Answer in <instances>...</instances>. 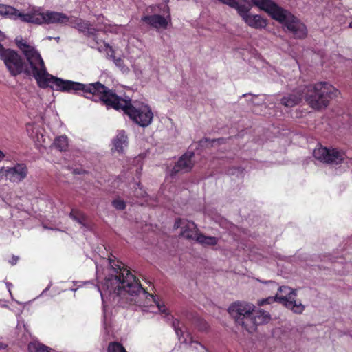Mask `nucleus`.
Listing matches in <instances>:
<instances>
[{"label": "nucleus", "instance_id": "6e6552de", "mask_svg": "<svg viewBox=\"0 0 352 352\" xmlns=\"http://www.w3.org/2000/svg\"><path fill=\"white\" fill-rule=\"evenodd\" d=\"M3 62L12 76H16L21 74L26 76H32L34 78V71L31 65L22 58V57L14 50H10L7 52Z\"/></svg>", "mask_w": 352, "mask_h": 352}, {"label": "nucleus", "instance_id": "7ed1b4c3", "mask_svg": "<svg viewBox=\"0 0 352 352\" xmlns=\"http://www.w3.org/2000/svg\"><path fill=\"white\" fill-rule=\"evenodd\" d=\"M16 45L23 53L31 68L34 71V78L38 86L41 89L50 87L62 92L75 91L78 86V82L63 80L49 74L46 69L44 61L39 52L26 41L21 39L16 40Z\"/></svg>", "mask_w": 352, "mask_h": 352}, {"label": "nucleus", "instance_id": "f704fd0d", "mask_svg": "<svg viewBox=\"0 0 352 352\" xmlns=\"http://www.w3.org/2000/svg\"><path fill=\"white\" fill-rule=\"evenodd\" d=\"M5 157L4 153L0 151V161H1Z\"/></svg>", "mask_w": 352, "mask_h": 352}, {"label": "nucleus", "instance_id": "20e7f679", "mask_svg": "<svg viewBox=\"0 0 352 352\" xmlns=\"http://www.w3.org/2000/svg\"><path fill=\"white\" fill-rule=\"evenodd\" d=\"M228 312L236 323L242 326L249 333L256 329L258 325L267 323L270 315L261 309H255V307L247 302L232 303L228 308Z\"/></svg>", "mask_w": 352, "mask_h": 352}, {"label": "nucleus", "instance_id": "c9c22d12", "mask_svg": "<svg viewBox=\"0 0 352 352\" xmlns=\"http://www.w3.org/2000/svg\"><path fill=\"white\" fill-rule=\"evenodd\" d=\"M6 346V345H5L4 344L0 342V349H5Z\"/></svg>", "mask_w": 352, "mask_h": 352}, {"label": "nucleus", "instance_id": "39448f33", "mask_svg": "<svg viewBox=\"0 0 352 352\" xmlns=\"http://www.w3.org/2000/svg\"><path fill=\"white\" fill-rule=\"evenodd\" d=\"M303 91L305 101L316 110L325 109L329 104L330 100L340 94L338 89L326 81L309 84L305 87Z\"/></svg>", "mask_w": 352, "mask_h": 352}, {"label": "nucleus", "instance_id": "dca6fc26", "mask_svg": "<svg viewBox=\"0 0 352 352\" xmlns=\"http://www.w3.org/2000/svg\"><path fill=\"white\" fill-rule=\"evenodd\" d=\"M241 1L243 3H241L239 0H231L227 6L236 9L239 15L244 21L250 14L249 12L251 9V5L247 0Z\"/></svg>", "mask_w": 352, "mask_h": 352}, {"label": "nucleus", "instance_id": "ddd939ff", "mask_svg": "<svg viewBox=\"0 0 352 352\" xmlns=\"http://www.w3.org/2000/svg\"><path fill=\"white\" fill-rule=\"evenodd\" d=\"M174 228L177 229L181 228L182 229L181 235L187 239L197 240V237L200 234L197 225L191 221H188L182 219H176Z\"/></svg>", "mask_w": 352, "mask_h": 352}, {"label": "nucleus", "instance_id": "c85d7f7f", "mask_svg": "<svg viewBox=\"0 0 352 352\" xmlns=\"http://www.w3.org/2000/svg\"><path fill=\"white\" fill-rule=\"evenodd\" d=\"M112 206L118 210H123L126 208V202L120 199H116L113 200Z\"/></svg>", "mask_w": 352, "mask_h": 352}, {"label": "nucleus", "instance_id": "393cba45", "mask_svg": "<svg viewBox=\"0 0 352 352\" xmlns=\"http://www.w3.org/2000/svg\"><path fill=\"white\" fill-rule=\"evenodd\" d=\"M69 217L80 224L85 225L87 221V217L85 213L77 209H72Z\"/></svg>", "mask_w": 352, "mask_h": 352}, {"label": "nucleus", "instance_id": "cd10ccee", "mask_svg": "<svg viewBox=\"0 0 352 352\" xmlns=\"http://www.w3.org/2000/svg\"><path fill=\"white\" fill-rule=\"evenodd\" d=\"M173 326L175 328V333L177 337L179 338V341L183 343H187L188 339L187 338L184 337V332L179 327L176 325V321L173 322Z\"/></svg>", "mask_w": 352, "mask_h": 352}, {"label": "nucleus", "instance_id": "f3484780", "mask_svg": "<svg viewBox=\"0 0 352 352\" xmlns=\"http://www.w3.org/2000/svg\"><path fill=\"white\" fill-rule=\"evenodd\" d=\"M142 21L155 28H167L168 21L160 14L146 15L142 17Z\"/></svg>", "mask_w": 352, "mask_h": 352}, {"label": "nucleus", "instance_id": "4be33fe9", "mask_svg": "<svg viewBox=\"0 0 352 352\" xmlns=\"http://www.w3.org/2000/svg\"><path fill=\"white\" fill-rule=\"evenodd\" d=\"M196 241L204 246H214L217 244L218 239L214 236H207L200 233L197 237Z\"/></svg>", "mask_w": 352, "mask_h": 352}, {"label": "nucleus", "instance_id": "9d476101", "mask_svg": "<svg viewBox=\"0 0 352 352\" xmlns=\"http://www.w3.org/2000/svg\"><path fill=\"white\" fill-rule=\"evenodd\" d=\"M282 15L283 16L280 20L276 21L283 24L295 38L302 39L306 37L307 30L303 23L286 10L283 9Z\"/></svg>", "mask_w": 352, "mask_h": 352}, {"label": "nucleus", "instance_id": "6ab92c4d", "mask_svg": "<svg viewBox=\"0 0 352 352\" xmlns=\"http://www.w3.org/2000/svg\"><path fill=\"white\" fill-rule=\"evenodd\" d=\"M75 25L79 31L85 32H87L88 36L91 37L98 44V34L97 30L94 28H91L89 21L77 19L75 20Z\"/></svg>", "mask_w": 352, "mask_h": 352}, {"label": "nucleus", "instance_id": "b1692460", "mask_svg": "<svg viewBox=\"0 0 352 352\" xmlns=\"http://www.w3.org/2000/svg\"><path fill=\"white\" fill-rule=\"evenodd\" d=\"M54 146L60 151H65L68 148V138L66 135H60L55 138Z\"/></svg>", "mask_w": 352, "mask_h": 352}, {"label": "nucleus", "instance_id": "ea45409f", "mask_svg": "<svg viewBox=\"0 0 352 352\" xmlns=\"http://www.w3.org/2000/svg\"><path fill=\"white\" fill-rule=\"evenodd\" d=\"M120 61H121V59H120V58H118V59L117 60V63H119Z\"/></svg>", "mask_w": 352, "mask_h": 352}, {"label": "nucleus", "instance_id": "f03ea898", "mask_svg": "<svg viewBox=\"0 0 352 352\" xmlns=\"http://www.w3.org/2000/svg\"><path fill=\"white\" fill-rule=\"evenodd\" d=\"M113 268L118 273L115 276L114 280L118 284L114 292L120 296H125L126 294L135 296L131 302L144 307L155 305L159 311L167 314V309L164 304L162 303L159 298L151 294L148 288H144L139 279L131 274L130 270L122 263L112 265Z\"/></svg>", "mask_w": 352, "mask_h": 352}, {"label": "nucleus", "instance_id": "412c9836", "mask_svg": "<svg viewBox=\"0 0 352 352\" xmlns=\"http://www.w3.org/2000/svg\"><path fill=\"white\" fill-rule=\"evenodd\" d=\"M244 21L248 26L255 29L265 28L267 25V19L259 14H250Z\"/></svg>", "mask_w": 352, "mask_h": 352}, {"label": "nucleus", "instance_id": "e433bc0d", "mask_svg": "<svg viewBox=\"0 0 352 352\" xmlns=\"http://www.w3.org/2000/svg\"><path fill=\"white\" fill-rule=\"evenodd\" d=\"M148 284H149V286L151 287V289L153 290V285H152V283H151V282H150V281H148Z\"/></svg>", "mask_w": 352, "mask_h": 352}, {"label": "nucleus", "instance_id": "423d86ee", "mask_svg": "<svg viewBox=\"0 0 352 352\" xmlns=\"http://www.w3.org/2000/svg\"><path fill=\"white\" fill-rule=\"evenodd\" d=\"M23 16V22L36 25L42 24H66L69 21V17L65 13L56 11L47 10L43 12L41 7H33L25 13Z\"/></svg>", "mask_w": 352, "mask_h": 352}, {"label": "nucleus", "instance_id": "1a4fd4ad", "mask_svg": "<svg viewBox=\"0 0 352 352\" xmlns=\"http://www.w3.org/2000/svg\"><path fill=\"white\" fill-rule=\"evenodd\" d=\"M313 154L317 160L331 165L342 164L346 159V153L336 148L320 146L314 150Z\"/></svg>", "mask_w": 352, "mask_h": 352}, {"label": "nucleus", "instance_id": "4468645a", "mask_svg": "<svg viewBox=\"0 0 352 352\" xmlns=\"http://www.w3.org/2000/svg\"><path fill=\"white\" fill-rule=\"evenodd\" d=\"M194 153L187 152L182 155L171 170V175H176L179 172L188 173L191 170L193 167L192 158Z\"/></svg>", "mask_w": 352, "mask_h": 352}, {"label": "nucleus", "instance_id": "72a5a7b5", "mask_svg": "<svg viewBox=\"0 0 352 352\" xmlns=\"http://www.w3.org/2000/svg\"><path fill=\"white\" fill-rule=\"evenodd\" d=\"M140 190H141V192L140 193V195L139 194L135 195L137 197H143L144 195L146 193L144 191L142 190L141 188H140Z\"/></svg>", "mask_w": 352, "mask_h": 352}, {"label": "nucleus", "instance_id": "58836bf2", "mask_svg": "<svg viewBox=\"0 0 352 352\" xmlns=\"http://www.w3.org/2000/svg\"><path fill=\"white\" fill-rule=\"evenodd\" d=\"M105 46H106L107 47H109V45L108 43H107V44H105Z\"/></svg>", "mask_w": 352, "mask_h": 352}, {"label": "nucleus", "instance_id": "473e14b6", "mask_svg": "<svg viewBox=\"0 0 352 352\" xmlns=\"http://www.w3.org/2000/svg\"><path fill=\"white\" fill-rule=\"evenodd\" d=\"M219 1H220L221 3H223V4H226V5H228V3L231 1V0H218Z\"/></svg>", "mask_w": 352, "mask_h": 352}, {"label": "nucleus", "instance_id": "a211bd4d", "mask_svg": "<svg viewBox=\"0 0 352 352\" xmlns=\"http://www.w3.org/2000/svg\"><path fill=\"white\" fill-rule=\"evenodd\" d=\"M112 152L123 153L124 148L128 146V137L124 130L118 132V134L112 140Z\"/></svg>", "mask_w": 352, "mask_h": 352}, {"label": "nucleus", "instance_id": "2eb2a0df", "mask_svg": "<svg viewBox=\"0 0 352 352\" xmlns=\"http://www.w3.org/2000/svg\"><path fill=\"white\" fill-rule=\"evenodd\" d=\"M25 13H22L20 11H19L15 8L0 3V16H3L4 18L16 20L19 19L21 21L23 22V16H25Z\"/></svg>", "mask_w": 352, "mask_h": 352}, {"label": "nucleus", "instance_id": "bb28decb", "mask_svg": "<svg viewBox=\"0 0 352 352\" xmlns=\"http://www.w3.org/2000/svg\"><path fill=\"white\" fill-rule=\"evenodd\" d=\"M195 323L199 331H207L209 328L208 322L201 318H196Z\"/></svg>", "mask_w": 352, "mask_h": 352}, {"label": "nucleus", "instance_id": "f257e3e1", "mask_svg": "<svg viewBox=\"0 0 352 352\" xmlns=\"http://www.w3.org/2000/svg\"><path fill=\"white\" fill-rule=\"evenodd\" d=\"M82 93V96L95 102L100 101L108 109L123 111L131 120L142 127H147L153 120L151 107L137 100L132 101L129 98H123L100 82L83 84L80 82L74 93Z\"/></svg>", "mask_w": 352, "mask_h": 352}, {"label": "nucleus", "instance_id": "5701e85b", "mask_svg": "<svg viewBox=\"0 0 352 352\" xmlns=\"http://www.w3.org/2000/svg\"><path fill=\"white\" fill-rule=\"evenodd\" d=\"M28 350V352H51L48 346L37 341L30 342Z\"/></svg>", "mask_w": 352, "mask_h": 352}, {"label": "nucleus", "instance_id": "aec40b11", "mask_svg": "<svg viewBox=\"0 0 352 352\" xmlns=\"http://www.w3.org/2000/svg\"><path fill=\"white\" fill-rule=\"evenodd\" d=\"M302 94L300 91H294L283 96L280 100V103L286 107H293L299 104L302 99Z\"/></svg>", "mask_w": 352, "mask_h": 352}, {"label": "nucleus", "instance_id": "2f4dec72", "mask_svg": "<svg viewBox=\"0 0 352 352\" xmlns=\"http://www.w3.org/2000/svg\"><path fill=\"white\" fill-rule=\"evenodd\" d=\"M5 35L0 31V42H2L5 39Z\"/></svg>", "mask_w": 352, "mask_h": 352}, {"label": "nucleus", "instance_id": "7c9ffc66", "mask_svg": "<svg viewBox=\"0 0 352 352\" xmlns=\"http://www.w3.org/2000/svg\"><path fill=\"white\" fill-rule=\"evenodd\" d=\"M19 258L17 256H13L12 260L10 261L12 265H15L17 263Z\"/></svg>", "mask_w": 352, "mask_h": 352}, {"label": "nucleus", "instance_id": "a878e982", "mask_svg": "<svg viewBox=\"0 0 352 352\" xmlns=\"http://www.w3.org/2000/svg\"><path fill=\"white\" fill-rule=\"evenodd\" d=\"M108 352H127L123 345L118 342H111L108 345Z\"/></svg>", "mask_w": 352, "mask_h": 352}, {"label": "nucleus", "instance_id": "4c0bfd02", "mask_svg": "<svg viewBox=\"0 0 352 352\" xmlns=\"http://www.w3.org/2000/svg\"><path fill=\"white\" fill-rule=\"evenodd\" d=\"M349 27L352 28V21L349 23Z\"/></svg>", "mask_w": 352, "mask_h": 352}, {"label": "nucleus", "instance_id": "c756f323", "mask_svg": "<svg viewBox=\"0 0 352 352\" xmlns=\"http://www.w3.org/2000/svg\"><path fill=\"white\" fill-rule=\"evenodd\" d=\"M186 336H187V337H189V343H190V344H192L193 343H195V344H199V343L198 342H197V341H194V340H192V338L190 336V334L186 333ZM200 346H201V348H202V349H204L206 350V347H205L204 345H202V344H200Z\"/></svg>", "mask_w": 352, "mask_h": 352}, {"label": "nucleus", "instance_id": "0eeeda50", "mask_svg": "<svg viewBox=\"0 0 352 352\" xmlns=\"http://www.w3.org/2000/svg\"><path fill=\"white\" fill-rule=\"evenodd\" d=\"M278 290L283 294V295L278 296L276 294L275 296H270L263 299L260 302V305L278 302L294 314H301L304 311L305 309V305L300 301L297 302L296 300L297 290L296 289L288 286H280Z\"/></svg>", "mask_w": 352, "mask_h": 352}, {"label": "nucleus", "instance_id": "f8f14e48", "mask_svg": "<svg viewBox=\"0 0 352 352\" xmlns=\"http://www.w3.org/2000/svg\"><path fill=\"white\" fill-rule=\"evenodd\" d=\"M252 5L266 12L274 20H280L283 9L272 0H250Z\"/></svg>", "mask_w": 352, "mask_h": 352}, {"label": "nucleus", "instance_id": "9b49d317", "mask_svg": "<svg viewBox=\"0 0 352 352\" xmlns=\"http://www.w3.org/2000/svg\"><path fill=\"white\" fill-rule=\"evenodd\" d=\"M1 173L13 183H20L28 176V169L25 163H17L12 167H2Z\"/></svg>", "mask_w": 352, "mask_h": 352}]
</instances>
